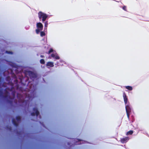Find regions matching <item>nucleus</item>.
I'll return each mask as SVG.
<instances>
[{"label": "nucleus", "instance_id": "nucleus-24", "mask_svg": "<svg viewBox=\"0 0 149 149\" xmlns=\"http://www.w3.org/2000/svg\"><path fill=\"white\" fill-rule=\"evenodd\" d=\"M37 31H38L37 29H36V33H37Z\"/></svg>", "mask_w": 149, "mask_h": 149}, {"label": "nucleus", "instance_id": "nucleus-22", "mask_svg": "<svg viewBox=\"0 0 149 149\" xmlns=\"http://www.w3.org/2000/svg\"><path fill=\"white\" fill-rule=\"evenodd\" d=\"M7 127V128L9 130H11L12 129H11V127Z\"/></svg>", "mask_w": 149, "mask_h": 149}, {"label": "nucleus", "instance_id": "nucleus-7", "mask_svg": "<svg viewBox=\"0 0 149 149\" xmlns=\"http://www.w3.org/2000/svg\"><path fill=\"white\" fill-rule=\"evenodd\" d=\"M3 92L2 91L0 90V97H3V98H7L8 97V95H7L6 94H5V95L3 96Z\"/></svg>", "mask_w": 149, "mask_h": 149}, {"label": "nucleus", "instance_id": "nucleus-28", "mask_svg": "<svg viewBox=\"0 0 149 149\" xmlns=\"http://www.w3.org/2000/svg\"><path fill=\"white\" fill-rule=\"evenodd\" d=\"M15 78L16 77V76L15 75Z\"/></svg>", "mask_w": 149, "mask_h": 149}, {"label": "nucleus", "instance_id": "nucleus-5", "mask_svg": "<svg viewBox=\"0 0 149 149\" xmlns=\"http://www.w3.org/2000/svg\"><path fill=\"white\" fill-rule=\"evenodd\" d=\"M125 108L127 117L129 118V113L131 111V109L129 106L126 105Z\"/></svg>", "mask_w": 149, "mask_h": 149}, {"label": "nucleus", "instance_id": "nucleus-3", "mask_svg": "<svg viewBox=\"0 0 149 149\" xmlns=\"http://www.w3.org/2000/svg\"><path fill=\"white\" fill-rule=\"evenodd\" d=\"M31 115L32 116H35L36 115L37 116V108L35 107L33 109V111L31 113Z\"/></svg>", "mask_w": 149, "mask_h": 149}, {"label": "nucleus", "instance_id": "nucleus-15", "mask_svg": "<svg viewBox=\"0 0 149 149\" xmlns=\"http://www.w3.org/2000/svg\"><path fill=\"white\" fill-rule=\"evenodd\" d=\"M133 133V132L132 131H130L128 132L127 133V135H129V134H132Z\"/></svg>", "mask_w": 149, "mask_h": 149}, {"label": "nucleus", "instance_id": "nucleus-27", "mask_svg": "<svg viewBox=\"0 0 149 149\" xmlns=\"http://www.w3.org/2000/svg\"><path fill=\"white\" fill-rule=\"evenodd\" d=\"M36 26L37 27V22L36 24Z\"/></svg>", "mask_w": 149, "mask_h": 149}, {"label": "nucleus", "instance_id": "nucleus-13", "mask_svg": "<svg viewBox=\"0 0 149 149\" xmlns=\"http://www.w3.org/2000/svg\"><path fill=\"white\" fill-rule=\"evenodd\" d=\"M126 88L129 90H132V87L130 86H126Z\"/></svg>", "mask_w": 149, "mask_h": 149}, {"label": "nucleus", "instance_id": "nucleus-29", "mask_svg": "<svg viewBox=\"0 0 149 149\" xmlns=\"http://www.w3.org/2000/svg\"><path fill=\"white\" fill-rule=\"evenodd\" d=\"M41 56L42 57H43V56Z\"/></svg>", "mask_w": 149, "mask_h": 149}, {"label": "nucleus", "instance_id": "nucleus-20", "mask_svg": "<svg viewBox=\"0 0 149 149\" xmlns=\"http://www.w3.org/2000/svg\"><path fill=\"white\" fill-rule=\"evenodd\" d=\"M8 102L10 103V104H13V101L11 100H8Z\"/></svg>", "mask_w": 149, "mask_h": 149}, {"label": "nucleus", "instance_id": "nucleus-25", "mask_svg": "<svg viewBox=\"0 0 149 149\" xmlns=\"http://www.w3.org/2000/svg\"><path fill=\"white\" fill-rule=\"evenodd\" d=\"M17 89H18V87H19L18 85V84H17Z\"/></svg>", "mask_w": 149, "mask_h": 149}, {"label": "nucleus", "instance_id": "nucleus-21", "mask_svg": "<svg viewBox=\"0 0 149 149\" xmlns=\"http://www.w3.org/2000/svg\"><path fill=\"white\" fill-rule=\"evenodd\" d=\"M12 94L13 95V96H15V91H13L12 92Z\"/></svg>", "mask_w": 149, "mask_h": 149}, {"label": "nucleus", "instance_id": "nucleus-6", "mask_svg": "<svg viewBox=\"0 0 149 149\" xmlns=\"http://www.w3.org/2000/svg\"><path fill=\"white\" fill-rule=\"evenodd\" d=\"M51 57L57 59H59V57L56 53L52 54L51 55V56H49V58H51Z\"/></svg>", "mask_w": 149, "mask_h": 149}, {"label": "nucleus", "instance_id": "nucleus-4", "mask_svg": "<svg viewBox=\"0 0 149 149\" xmlns=\"http://www.w3.org/2000/svg\"><path fill=\"white\" fill-rule=\"evenodd\" d=\"M11 86L12 87L10 89L9 88H7L4 90V91L5 92V94L8 95L9 94V92L7 90L11 91H12V89L14 88L13 84L12 83L11 84Z\"/></svg>", "mask_w": 149, "mask_h": 149}, {"label": "nucleus", "instance_id": "nucleus-11", "mask_svg": "<svg viewBox=\"0 0 149 149\" xmlns=\"http://www.w3.org/2000/svg\"><path fill=\"white\" fill-rule=\"evenodd\" d=\"M12 121L13 124L16 127H17L18 126V124L17 123L15 119L14 118H13L12 120Z\"/></svg>", "mask_w": 149, "mask_h": 149}, {"label": "nucleus", "instance_id": "nucleus-18", "mask_svg": "<svg viewBox=\"0 0 149 149\" xmlns=\"http://www.w3.org/2000/svg\"><path fill=\"white\" fill-rule=\"evenodd\" d=\"M6 53L7 54H12L13 53V52H12L8 51H6Z\"/></svg>", "mask_w": 149, "mask_h": 149}, {"label": "nucleus", "instance_id": "nucleus-8", "mask_svg": "<svg viewBox=\"0 0 149 149\" xmlns=\"http://www.w3.org/2000/svg\"><path fill=\"white\" fill-rule=\"evenodd\" d=\"M43 29V25L40 23H38V31H39L42 30Z\"/></svg>", "mask_w": 149, "mask_h": 149}, {"label": "nucleus", "instance_id": "nucleus-14", "mask_svg": "<svg viewBox=\"0 0 149 149\" xmlns=\"http://www.w3.org/2000/svg\"><path fill=\"white\" fill-rule=\"evenodd\" d=\"M54 52V50L52 49H50L49 51H48V54H50L51 52Z\"/></svg>", "mask_w": 149, "mask_h": 149}, {"label": "nucleus", "instance_id": "nucleus-1", "mask_svg": "<svg viewBox=\"0 0 149 149\" xmlns=\"http://www.w3.org/2000/svg\"><path fill=\"white\" fill-rule=\"evenodd\" d=\"M38 17L40 20L44 22L47 17L48 16L45 13L40 12L38 13Z\"/></svg>", "mask_w": 149, "mask_h": 149}, {"label": "nucleus", "instance_id": "nucleus-10", "mask_svg": "<svg viewBox=\"0 0 149 149\" xmlns=\"http://www.w3.org/2000/svg\"><path fill=\"white\" fill-rule=\"evenodd\" d=\"M123 97L124 100L125 104H126L127 103V96L126 95V94L124 93V94L123 95Z\"/></svg>", "mask_w": 149, "mask_h": 149}, {"label": "nucleus", "instance_id": "nucleus-16", "mask_svg": "<svg viewBox=\"0 0 149 149\" xmlns=\"http://www.w3.org/2000/svg\"><path fill=\"white\" fill-rule=\"evenodd\" d=\"M40 36H43L45 35V33L43 32H41L40 33Z\"/></svg>", "mask_w": 149, "mask_h": 149}, {"label": "nucleus", "instance_id": "nucleus-23", "mask_svg": "<svg viewBox=\"0 0 149 149\" xmlns=\"http://www.w3.org/2000/svg\"><path fill=\"white\" fill-rule=\"evenodd\" d=\"M123 9L124 10H126V7L125 6H124L123 7Z\"/></svg>", "mask_w": 149, "mask_h": 149}, {"label": "nucleus", "instance_id": "nucleus-12", "mask_svg": "<svg viewBox=\"0 0 149 149\" xmlns=\"http://www.w3.org/2000/svg\"><path fill=\"white\" fill-rule=\"evenodd\" d=\"M16 119L17 121H20L21 120V118L20 116H17L16 117Z\"/></svg>", "mask_w": 149, "mask_h": 149}, {"label": "nucleus", "instance_id": "nucleus-17", "mask_svg": "<svg viewBox=\"0 0 149 149\" xmlns=\"http://www.w3.org/2000/svg\"><path fill=\"white\" fill-rule=\"evenodd\" d=\"M40 62L41 64H44L45 63V61L43 59H41L40 61Z\"/></svg>", "mask_w": 149, "mask_h": 149}, {"label": "nucleus", "instance_id": "nucleus-19", "mask_svg": "<svg viewBox=\"0 0 149 149\" xmlns=\"http://www.w3.org/2000/svg\"><path fill=\"white\" fill-rule=\"evenodd\" d=\"M128 140L127 138H126L125 139H124L122 140V142H124L125 141L124 140L127 141Z\"/></svg>", "mask_w": 149, "mask_h": 149}, {"label": "nucleus", "instance_id": "nucleus-2", "mask_svg": "<svg viewBox=\"0 0 149 149\" xmlns=\"http://www.w3.org/2000/svg\"><path fill=\"white\" fill-rule=\"evenodd\" d=\"M27 73L29 75L30 78L32 79L33 80V79L35 78L36 77V74L31 71H27Z\"/></svg>", "mask_w": 149, "mask_h": 149}, {"label": "nucleus", "instance_id": "nucleus-9", "mask_svg": "<svg viewBox=\"0 0 149 149\" xmlns=\"http://www.w3.org/2000/svg\"><path fill=\"white\" fill-rule=\"evenodd\" d=\"M46 66L49 67H53L54 66L53 63L51 62H49L46 64Z\"/></svg>", "mask_w": 149, "mask_h": 149}, {"label": "nucleus", "instance_id": "nucleus-26", "mask_svg": "<svg viewBox=\"0 0 149 149\" xmlns=\"http://www.w3.org/2000/svg\"><path fill=\"white\" fill-rule=\"evenodd\" d=\"M15 80L16 81V83L17 84L18 83V81L17 79Z\"/></svg>", "mask_w": 149, "mask_h": 149}]
</instances>
